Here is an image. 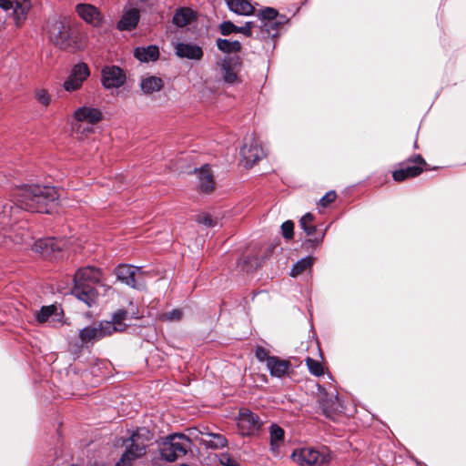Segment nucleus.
Instances as JSON below:
<instances>
[{
	"instance_id": "1",
	"label": "nucleus",
	"mask_w": 466,
	"mask_h": 466,
	"mask_svg": "<svg viewBox=\"0 0 466 466\" xmlns=\"http://www.w3.org/2000/svg\"><path fill=\"white\" fill-rule=\"evenodd\" d=\"M10 198L22 209L48 214L57 205L59 194L52 186L23 184L12 189Z\"/></svg>"
},
{
	"instance_id": "2",
	"label": "nucleus",
	"mask_w": 466,
	"mask_h": 466,
	"mask_svg": "<svg viewBox=\"0 0 466 466\" xmlns=\"http://www.w3.org/2000/svg\"><path fill=\"white\" fill-rule=\"evenodd\" d=\"M47 34L50 41L62 50L76 52L85 46L80 24L66 17L49 20Z\"/></svg>"
},
{
	"instance_id": "3",
	"label": "nucleus",
	"mask_w": 466,
	"mask_h": 466,
	"mask_svg": "<svg viewBox=\"0 0 466 466\" xmlns=\"http://www.w3.org/2000/svg\"><path fill=\"white\" fill-rule=\"evenodd\" d=\"M142 317L137 306L130 300L128 308L115 311L110 321H102L97 326L89 327V341L91 339H100L112 335L114 332H124L129 327L126 320L139 319Z\"/></svg>"
},
{
	"instance_id": "4",
	"label": "nucleus",
	"mask_w": 466,
	"mask_h": 466,
	"mask_svg": "<svg viewBox=\"0 0 466 466\" xmlns=\"http://www.w3.org/2000/svg\"><path fill=\"white\" fill-rule=\"evenodd\" d=\"M192 440L184 433H171L158 442L160 459L174 462L191 451Z\"/></svg>"
},
{
	"instance_id": "5",
	"label": "nucleus",
	"mask_w": 466,
	"mask_h": 466,
	"mask_svg": "<svg viewBox=\"0 0 466 466\" xmlns=\"http://www.w3.org/2000/svg\"><path fill=\"white\" fill-rule=\"evenodd\" d=\"M152 437L153 434L147 428H138L133 431L130 437L124 441L126 451L116 466H130L133 461L146 455L147 443Z\"/></svg>"
},
{
	"instance_id": "6",
	"label": "nucleus",
	"mask_w": 466,
	"mask_h": 466,
	"mask_svg": "<svg viewBox=\"0 0 466 466\" xmlns=\"http://www.w3.org/2000/svg\"><path fill=\"white\" fill-rule=\"evenodd\" d=\"M400 168L392 172L396 182H403L410 178L419 177L423 171L429 170V164L421 155L416 154L399 164Z\"/></svg>"
},
{
	"instance_id": "7",
	"label": "nucleus",
	"mask_w": 466,
	"mask_h": 466,
	"mask_svg": "<svg viewBox=\"0 0 466 466\" xmlns=\"http://www.w3.org/2000/svg\"><path fill=\"white\" fill-rule=\"evenodd\" d=\"M222 73V78L228 85L242 82L239 72L243 66V60L238 55L228 56L217 62Z\"/></svg>"
},
{
	"instance_id": "8",
	"label": "nucleus",
	"mask_w": 466,
	"mask_h": 466,
	"mask_svg": "<svg viewBox=\"0 0 466 466\" xmlns=\"http://www.w3.org/2000/svg\"><path fill=\"white\" fill-rule=\"evenodd\" d=\"M111 290L110 285L99 268L89 266V307L96 302L98 297H105Z\"/></svg>"
},
{
	"instance_id": "9",
	"label": "nucleus",
	"mask_w": 466,
	"mask_h": 466,
	"mask_svg": "<svg viewBox=\"0 0 466 466\" xmlns=\"http://www.w3.org/2000/svg\"><path fill=\"white\" fill-rule=\"evenodd\" d=\"M291 458L299 466H326L329 462L326 454L313 448L295 450Z\"/></svg>"
},
{
	"instance_id": "10",
	"label": "nucleus",
	"mask_w": 466,
	"mask_h": 466,
	"mask_svg": "<svg viewBox=\"0 0 466 466\" xmlns=\"http://www.w3.org/2000/svg\"><path fill=\"white\" fill-rule=\"evenodd\" d=\"M262 421L258 415L248 409H241L238 418V427L243 436L254 435L260 430Z\"/></svg>"
},
{
	"instance_id": "11",
	"label": "nucleus",
	"mask_w": 466,
	"mask_h": 466,
	"mask_svg": "<svg viewBox=\"0 0 466 466\" xmlns=\"http://www.w3.org/2000/svg\"><path fill=\"white\" fill-rule=\"evenodd\" d=\"M65 247V241L55 238H45L34 240L30 249L45 258L56 257Z\"/></svg>"
},
{
	"instance_id": "12",
	"label": "nucleus",
	"mask_w": 466,
	"mask_h": 466,
	"mask_svg": "<svg viewBox=\"0 0 466 466\" xmlns=\"http://www.w3.org/2000/svg\"><path fill=\"white\" fill-rule=\"evenodd\" d=\"M0 7L5 11L13 10V17L15 25L20 26L26 19L31 7L29 0H0Z\"/></svg>"
},
{
	"instance_id": "13",
	"label": "nucleus",
	"mask_w": 466,
	"mask_h": 466,
	"mask_svg": "<svg viewBox=\"0 0 466 466\" xmlns=\"http://www.w3.org/2000/svg\"><path fill=\"white\" fill-rule=\"evenodd\" d=\"M72 135L79 139L85 140L87 137V106H83L77 108L70 122Z\"/></svg>"
},
{
	"instance_id": "14",
	"label": "nucleus",
	"mask_w": 466,
	"mask_h": 466,
	"mask_svg": "<svg viewBox=\"0 0 466 466\" xmlns=\"http://www.w3.org/2000/svg\"><path fill=\"white\" fill-rule=\"evenodd\" d=\"M87 77V64L79 63L74 66L70 75L64 82V88L67 92H73L82 86L83 82Z\"/></svg>"
},
{
	"instance_id": "15",
	"label": "nucleus",
	"mask_w": 466,
	"mask_h": 466,
	"mask_svg": "<svg viewBox=\"0 0 466 466\" xmlns=\"http://www.w3.org/2000/svg\"><path fill=\"white\" fill-rule=\"evenodd\" d=\"M101 81L106 88H117L125 84L126 74L116 66H105Z\"/></svg>"
},
{
	"instance_id": "16",
	"label": "nucleus",
	"mask_w": 466,
	"mask_h": 466,
	"mask_svg": "<svg viewBox=\"0 0 466 466\" xmlns=\"http://www.w3.org/2000/svg\"><path fill=\"white\" fill-rule=\"evenodd\" d=\"M71 294L87 303V267L80 268L74 276Z\"/></svg>"
},
{
	"instance_id": "17",
	"label": "nucleus",
	"mask_w": 466,
	"mask_h": 466,
	"mask_svg": "<svg viewBox=\"0 0 466 466\" xmlns=\"http://www.w3.org/2000/svg\"><path fill=\"white\" fill-rule=\"evenodd\" d=\"M137 271L138 268L130 265H119L115 268L117 279L134 289H140L143 286L137 277Z\"/></svg>"
},
{
	"instance_id": "18",
	"label": "nucleus",
	"mask_w": 466,
	"mask_h": 466,
	"mask_svg": "<svg viewBox=\"0 0 466 466\" xmlns=\"http://www.w3.org/2000/svg\"><path fill=\"white\" fill-rule=\"evenodd\" d=\"M241 156L246 161V167H253L264 157L262 147L254 139L249 144H245L240 150Z\"/></svg>"
},
{
	"instance_id": "19",
	"label": "nucleus",
	"mask_w": 466,
	"mask_h": 466,
	"mask_svg": "<svg viewBox=\"0 0 466 466\" xmlns=\"http://www.w3.org/2000/svg\"><path fill=\"white\" fill-rule=\"evenodd\" d=\"M175 50L178 57L191 60H200L204 55L199 46L191 43H177L175 46Z\"/></svg>"
},
{
	"instance_id": "20",
	"label": "nucleus",
	"mask_w": 466,
	"mask_h": 466,
	"mask_svg": "<svg viewBox=\"0 0 466 466\" xmlns=\"http://www.w3.org/2000/svg\"><path fill=\"white\" fill-rule=\"evenodd\" d=\"M201 434L204 437L200 439V443L207 449L218 450L228 446L227 438L220 433L201 431Z\"/></svg>"
},
{
	"instance_id": "21",
	"label": "nucleus",
	"mask_w": 466,
	"mask_h": 466,
	"mask_svg": "<svg viewBox=\"0 0 466 466\" xmlns=\"http://www.w3.org/2000/svg\"><path fill=\"white\" fill-rule=\"evenodd\" d=\"M165 86L164 80L156 76H147L141 79L140 88L145 96L152 95L155 92L161 91Z\"/></svg>"
},
{
	"instance_id": "22",
	"label": "nucleus",
	"mask_w": 466,
	"mask_h": 466,
	"mask_svg": "<svg viewBox=\"0 0 466 466\" xmlns=\"http://www.w3.org/2000/svg\"><path fill=\"white\" fill-rule=\"evenodd\" d=\"M197 19V13L189 7L177 8L173 15L172 23L177 27L190 25Z\"/></svg>"
},
{
	"instance_id": "23",
	"label": "nucleus",
	"mask_w": 466,
	"mask_h": 466,
	"mask_svg": "<svg viewBox=\"0 0 466 466\" xmlns=\"http://www.w3.org/2000/svg\"><path fill=\"white\" fill-rule=\"evenodd\" d=\"M140 18L139 11L137 8H131L127 11L117 23V29L120 31H131L136 28Z\"/></svg>"
},
{
	"instance_id": "24",
	"label": "nucleus",
	"mask_w": 466,
	"mask_h": 466,
	"mask_svg": "<svg viewBox=\"0 0 466 466\" xmlns=\"http://www.w3.org/2000/svg\"><path fill=\"white\" fill-rule=\"evenodd\" d=\"M290 361L282 360L277 356L268 359L267 367L271 376L281 378L284 376L290 367Z\"/></svg>"
},
{
	"instance_id": "25",
	"label": "nucleus",
	"mask_w": 466,
	"mask_h": 466,
	"mask_svg": "<svg viewBox=\"0 0 466 466\" xmlns=\"http://www.w3.org/2000/svg\"><path fill=\"white\" fill-rule=\"evenodd\" d=\"M198 187L204 193H210L215 187L213 175L208 165H204L198 169Z\"/></svg>"
},
{
	"instance_id": "26",
	"label": "nucleus",
	"mask_w": 466,
	"mask_h": 466,
	"mask_svg": "<svg viewBox=\"0 0 466 466\" xmlns=\"http://www.w3.org/2000/svg\"><path fill=\"white\" fill-rule=\"evenodd\" d=\"M134 56L141 62L156 61L159 57V49L154 45L139 46L135 49Z\"/></svg>"
},
{
	"instance_id": "27",
	"label": "nucleus",
	"mask_w": 466,
	"mask_h": 466,
	"mask_svg": "<svg viewBox=\"0 0 466 466\" xmlns=\"http://www.w3.org/2000/svg\"><path fill=\"white\" fill-rule=\"evenodd\" d=\"M230 11L240 15H250L255 12V7L248 0H227Z\"/></svg>"
},
{
	"instance_id": "28",
	"label": "nucleus",
	"mask_w": 466,
	"mask_h": 466,
	"mask_svg": "<svg viewBox=\"0 0 466 466\" xmlns=\"http://www.w3.org/2000/svg\"><path fill=\"white\" fill-rule=\"evenodd\" d=\"M274 22L275 21H261V25H259L257 34V38L264 40L277 37L279 28Z\"/></svg>"
},
{
	"instance_id": "29",
	"label": "nucleus",
	"mask_w": 466,
	"mask_h": 466,
	"mask_svg": "<svg viewBox=\"0 0 466 466\" xmlns=\"http://www.w3.org/2000/svg\"><path fill=\"white\" fill-rule=\"evenodd\" d=\"M217 46L221 52L226 54L238 53L242 49V45L239 41H230L224 38L217 39Z\"/></svg>"
},
{
	"instance_id": "30",
	"label": "nucleus",
	"mask_w": 466,
	"mask_h": 466,
	"mask_svg": "<svg viewBox=\"0 0 466 466\" xmlns=\"http://www.w3.org/2000/svg\"><path fill=\"white\" fill-rule=\"evenodd\" d=\"M285 431L284 430L279 426L278 424H272L269 428V439L271 449H278L284 441Z\"/></svg>"
},
{
	"instance_id": "31",
	"label": "nucleus",
	"mask_w": 466,
	"mask_h": 466,
	"mask_svg": "<svg viewBox=\"0 0 466 466\" xmlns=\"http://www.w3.org/2000/svg\"><path fill=\"white\" fill-rule=\"evenodd\" d=\"M313 261L314 258L309 256L299 260L290 269V276L296 278L305 272L307 269H309L313 265Z\"/></svg>"
},
{
	"instance_id": "32",
	"label": "nucleus",
	"mask_w": 466,
	"mask_h": 466,
	"mask_svg": "<svg viewBox=\"0 0 466 466\" xmlns=\"http://www.w3.org/2000/svg\"><path fill=\"white\" fill-rule=\"evenodd\" d=\"M57 307L56 305L43 306L39 310L35 312V318L39 323H44L53 315L57 314Z\"/></svg>"
},
{
	"instance_id": "33",
	"label": "nucleus",
	"mask_w": 466,
	"mask_h": 466,
	"mask_svg": "<svg viewBox=\"0 0 466 466\" xmlns=\"http://www.w3.org/2000/svg\"><path fill=\"white\" fill-rule=\"evenodd\" d=\"M16 244L24 246L25 248H29L34 241V238L27 229H20L11 237Z\"/></svg>"
},
{
	"instance_id": "34",
	"label": "nucleus",
	"mask_w": 466,
	"mask_h": 466,
	"mask_svg": "<svg viewBox=\"0 0 466 466\" xmlns=\"http://www.w3.org/2000/svg\"><path fill=\"white\" fill-rule=\"evenodd\" d=\"M314 221L315 216L311 213L305 214L299 220L300 228L306 232L308 236H312L317 232Z\"/></svg>"
},
{
	"instance_id": "35",
	"label": "nucleus",
	"mask_w": 466,
	"mask_h": 466,
	"mask_svg": "<svg viewBox=\"0 0 466 466\" xmlns=\"http://www.w3.org/2000/svg\"><path fill=\"white\" fill-rule=\"evenodd\" d=\"M238 267L241 271L250 273L258 268V260L255 257L243 256L238 260Z\"/></svg>"
},
{
	"instance_id": "36",
	"label": "nucleus",
	"mask_w": 466,
	"mask_h": 466,
	"mask_svg": "<svg viewBox=\"0 0 466 466\" xmlns=\"http://www.w3.org/2000/svg\"><path fill=\"white\" fill-rule=\"evenodd\" d=\"M306 364L309 372L317 377L324 375V368L320 361L316 360L310 357H307Z\"/></svg>"
},
{
	"instance_id": "37",
	"label": "nucleus",
	"mask_w": 466,
	"mask_h": 466,
	"mask_svg": "<svg viewBox=\"0 0 466 466\" xmlns=\"http://www.w3.org/2000/svg\"><path fill=\"white\" fill-rule=\"evenodd\" d=\"M104 23V16L100 11L93 5L89 4V25L99 27Z\"/></svg>"
},
{
	"instance_id": "38",
	"label": "nucleus",
	"mask_w": 466,
	"mask_h": 466,
	"mask_svg": "<svg viewBox=\"0 0 466 466\" xmlns=\"http://www.w3.org/2000/svg\"><path fill=\"white\" fill-rule=\"evenodd\" d=\"M102 365H104V363L101 361H96V363L89 365V373H91L95 378V381L92 383V386H96L105 378V372L101 368Z\"/></svg>"
},
{
	"instance_id": "39",
	"label": "nucleus",
	"mask_w": 466,
	"mask_h": 466,
	"mask_svg": "<svg viewBox=\"0 0 466 466\" xmlns=\"http://www.w3.org/2000/svg\"><path fill=\"white\" fill-rule=\"evenodd\" d=\"M35 98L45 107H47L51 103V96L48 91L44 88H36L35 90Z\"/></svg>"
},
{
	"instance_id": "40",
	"label": "nucleus",
	"mask_w": 466,
	"mask_h": 466,
	"mask_svg": "<svg viewBox=\"0 0 466 466\" xmlns=\"http://www.w3.org/2000/svg\"><path fill=\"white\" fill-rule=\"evenodd\" d=\"M258 17L260 21H275L278 18V11L273 7H266L259 10Z\"/></svg>"
},
{
	"instance_id": "41",
	"label": "nucleus",
	"mask_w": 466,
	"mask_h": 466,
	"mask_svg": "<svg viewBox=\"0 0 466 466\" xmlns=\"http://www.w3.org/2000/svg\"><path fill=\"white\" fill-rule=\"evenodd\" d=\"M182 310L179 309H174L171 311L161 314L159 319L162 321H178L182 319Z\"/></svg>"
},
{
	"instance_id": "42",
	"label": "nucleus",
	"mask_w": 466,
	"mask_h": 466,
	"mask_svg": "<svg viewBox=\"0 0 466 466\" xmlns=\"http://www.w3.org/2000/svg\"><path fill=\"white\" fill-rule=\"evenodd\" d=\"M195 220L198 224H202L208 228H213L217 225V221L208 213H201L196 216Z\"/></svg>"
},
{
	"instance_id": "43",
	"label": "nucleus",
	"mask_w": 466,
	"mask_h": 466,
	"mask_svg": "<svg viewBox=\"0 0 466 466\" xmlns=\"http://www.w3.org/2000/svg\"><path fill=\"white\" fill-rule=\"evenodd\" d=\"M281 232L284 238L289 240L294 237V222L287 220L281 225Z\"/></svg>"
},
{
	"instance_id": "44",
	"label": "nucleus",
	"mask_w": 466,
	"mask_h": 466,
	"mask_svg": "<svg viewBox=\"0 0 466 466\" xmlns=\"http://www.w3.org/2000/svg\"><path fill=\"white\" fill-rule=\"evenodd\" d=\"M219 31L223 35H229L232 33H237V25L231 21H224L219 25Z\"/></svg>"
},
{
	"instance_id": "45",
	"label": "nucleus",
	"mask_w": 466,
	"mask_h": 466,
	"mask_svg": "<svg viewBox=\"0 0 466 466\" xmlns=\"http://www.w3.org/2000/svg\"><path fill=\"white\" fill-rule=\"evenodd\" d=\"M337 198V193L334 190H330L327 192L320 199L319 205L322 208H327L331 203H333Z\"/></svg>"
},
{
	"instance_id": "46",
	"label": "nucleus",
	"mask_w": 466,
	"mask_h": 466,
	"mask_svg": "<svg viewBox=\"0 0 466 466\" xmlns=\"http://www.w3.org/2000/svg\"><path fill=\"white\" fill-rule=\"evenodd\" d=\"M255 22H247L243 26H237V33H241L246 36L251 37L253 35V28Z\"/></svg>"
},
{
	"instance_id": "47",
	"label": "nucleus",
	"mask_w": 466,
	"mask_h": 466,
	"mask_svg": "<svg viewBox=\"0 0 466 466\" xmlns=\"http://www.w3.org/2000/svg\"><path fill=\"white\" fill-rule=\"evenodd\" d=\"M255 356L259 361H261V362L265 361L266 364H268V359L272 357L269 355V351L261 346H259L256 349Z\"/></svg>"
},
{
	"instance_id": "48",
	"label": "nucleus",
	"mask_w": 466,
	"mask_h": 466,
	"mask_svg": "<svg viewBox=\"0 0 466 466\" xmlns=\"http://www.w3.org/2000/svg\"><path fill=\"white\" fill-rule=\"evenodd\" d=\"M219 461L224 466H238L237 461L228 453H221L219 456Z\"/></svg>"
},
{
	"instance_id": "49",
	"label": "nucleus",
	"mask_w": 466,
	"mask_h": 466,
	"mask_svg": "<svg viewBox=\"0 0 466 466\" xmlns=\"http://www.w3.org/2000/svg\"><path fill=\"white\" fill-rule=\"evenodd\" d=\"M325 237V232H319L314 238H309L305 241L306 245H309L310 247H317L321 244Z\"/></svg>"
},
{
	"instance_id": "50",
	"label": "nucleus",
	"mask_w": 466,
	"mask_h": 466,
	"mask_svg": "<svg viewBox=\"0 0 466 466\" xmlns=\"http://www.w3.org/2000/svg\"><path fill=\"white\" fill-rule=\"evenodd\" d=\"M102 119V113L96 108H89V124H96Z\"/></svg>"
},
{
	"instance_id": "51",
	"label": "nucleus",
	"mask_w": 466,
	"mask_h": 466,
	"mask_svg": "<svg viewBox=\"0 0 466 466\" xmlns=\"http://www.w3.org/2000/svg\"><path fill=\"white\" fill-rule=\"evenodd\" d=\"M76 12L85 22H87V5L78 4L76 6Z\"/></svg>"
},
{
	"instance_id": "52",
	"label": "nucleus",
	"mask_w": 466,
	"mask_h": 466,
	"mask_svg": "<svg viewBox=\"0 0 466 466\" xmlns=\"http://www.w3.org/2000/svg\"><path fill=\"white\" fill-rule=\"evenodd\" d=\"M322 410H323V413L325 414V416L327 418L333 419V416L335 414L336 409H333L332 407H329L328 401H324L322 403Z\"/></svg>"
},
{
	"instance_id": "53",
	"label": "nucleus",
	"mask_w": 466,
	"mask_h": 466,
	"mask_svg": "<svg viewBox=\"0 0 466 466\" xmlns=\"http://www.w3.org/2000/svg\"><path fill=\"white\" fill-rule=\"evenodd\" d=\"M289 22V18L285 15H279L278 13V18L275 19V25L280 29L281 26Z\"/></svg>"
},
{
	"instance_id": "54",
	"label": "nucleus",
	"mask_w": 466,
	"mask_h": 466,
	"mask_svg": "<svg viewBox=\"0 0 466 466\" xmlns=\"http://www.w3.org/2000/svg\"><path fill=\"white\" fill-rule=\"evenodd\" d=\"M79 336L83 343L87 341V327L80 329Z\"/></svg>"
},
{
	"instance_id": "55",
	"label": "nucleus",
	"mask_w": 466,
	"mask_h": 466,
	"mask_svg": "<svg viewBox=\"0 0 466 466\" xmlns=\"http://www.w3.org/2000/svg\"><path fill=\"white\" fill-rule=\"evenodd\" d=\"M414 148H418V143H417V140L414 142Z\"/></svg>"
}]
</instances>
